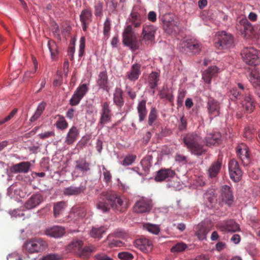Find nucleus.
Segmentation results:
<instances>
[{
  "label": "nucleus",
  "instance_id": "6",
  "mask_svg": "<svg viewBox=\"0 0 260 260\" xmlns=\"http://www.w3.org/2000/svg\"><path fill=\"white\" fill-rule=\"evenodd\" d=\"M47 247V242L40 238L30 239L27 241L24 244L25 250L28 252L31 253L41 252Z\"/></svg>",
  "mask_w": 260,
  "mask_h": 260
},
{
  "label": "nucleus",
  "instance_id": "46",
  "mask_svg": "<svg viewBox=\"0 0 260 260\" xmlns=\"http://www.w3.org/2000/svg\"><path fill=\"white\" fill-rule=\"evenodd\" d=\"M152 159V156L151 155H147L142 159L141 164L143 170L145 172H147L149 170L150 168L151 167Z\"/></svg>",
  "mask_w": 260,
  "mask_h": 260
},
{
  "label": "nucleus",
  "instance_id": "43",
  "mask_svg": "<svg viewBox=\"0 0 260 260\" xmlns=\"http://www.w3.org/2000/svg\"><path fill=\"white\" fill-rule=\"evenodd\" d=\"M106 228L104 226L100 227H92L90 232V235L91 237L100 239L102 237V235L105 233Z\"/></svg>",
  "mask_w": 260,
  "mask_h": 260
},
{
  "label": "nucleus",
  "instance_id": "30",
  "mask_svg": "<svg viewBox=\"0 0 260 260\" xmlns=\"http://www.w3.org/2000/svg\"><path fill=\"white\" fill-rule=\"evenodd\" d=\"M95 250L96 247L92 245L84 247H82L76 255L82 259H87L90 257L92 253L95 251Z\"/></svg>",
  "mask_w": 260,
  "mask_h": 260
},
{
  "label": "nucleus",
  "instance_id": "57",
  "mask_svg": "<svg viewBox=\"0 0 260 260\" xmlns=\"http://www.w3.org/2000/svg\"><path fill=\"white\" fill-rule=\"evenodd\" d=\"M85 37H81L80 39L79 51V56L82 57L85 52Z\"/></svg>",
  "mask_w": 260,
  "mask_h": 260
},
{
  "label": "nucleus",
  "instance_id": "33",
  "mask_svg": "<svg viewBox=\"0 0 260 260\" xmlns=\"http://www.w3.org/2000/svg\"><path fill=\"white\" fill-rule=\"evenodd\" d=\"M79 131L76 127L73 126L69 131L66 138L65 142L68 145L72 144L77 139Z\"/></svg>",
  "mask_w": 260,
  "mask_h": 260
},
{
  "label": "nucleus",
  "instance_id": "51",
  "mask_svg": "<svg viewBox=\"0 0 260 260\" xmlns=\"http://www.w3.org/2000/svg\"><path fill=\"white\" fill-rule=\"evenodd\" d=\"M88 90V88L86 84H83L80 85L75 91V93H76L77 95L80 96L81 98H83L84 96L86 94L87 91Z\"/></svg>",
  "mask_w": 260,
  "mask_h": 260
},
{
  "label": "nucleus",
  "instance_id": "24",
  "mask_svg": "<svg viewBox=\"0 0 260 260\" xmlns=\"http://www.w3.org/2000/svg\"><path fill=\"white\" fill-rule=\"evenodd\" d=\"M31 166V164L29 161H22L19 164H15L10 169V171L13 173H27Z\"/></svg>",
  "mask_w": 260,
  "mask_h": 260
},
{
  "label": "nucleus",
  "instance_id": "13",
  "mask_svg": "<svg viewBox=\"0 0 260 260\" xmlns=\"http://www.w3.org/2000/svg\"><path fill=\"white\" fill-rule=\"evenodd\" d=\"M240 30L246 39H249L255 34V30L247 19H241L240 22Z\"/></svg>",
  "mask_w": 260,
  "mask_h": 260
},
{
  "label": "nucleus",
  "instance_id": "59",
  "mask_svg": "<svg viewBox=\"0 0 260 260\" xmlns=\"http://www.w3.org/2000/svg\"><path fill=\"white\" fill-rule=\"evenodd\" d=\"M103 175H104V179L105 182L108 184L110 182H111L112 179V175L108 170H107L105 167H103Z\"/></svg>",
  "mask_w": 260,
  "mask_h": 260
},
{
  "label": "nucleus",
  "instance_id": "32",
  "mask_svg": "<svg viewBox=\"0 0 260 260\" xmlns=\"http://www.w3.org/2000/svg\"><path fill=\"white\" fill-rule=\"evenodd\" d=\"M174 171L170 169H162L158 171L155 177L157 181H161L169 178H172L175 175Z\"/></svg>",
  "mask_w": 260,
  "mask_h": 260
},
{
  "label": "nucleus",
  "instance_id": "12",
  "mask_svg": "<svg viewBox=\"0 0 260 260\" xmlns=\"http://www.w3.org/2000/svg\"><path fill=\"white\" fill-rule=\"evenodd\" d=\"M229 170L231 178L235 182H238L242 177V172L235 159H232L229 162Z\"/></svg>",
  "mask_w": 260,
  "mask_h": 260
},
{
  "label": "nucleus",
  "instance_id": "7",
  "mask_svg": "<svg viewBox=\"0 0 260 260\" xmlns=\"http://www.w3.org/2000/svg\"><path fill=\"white\" fill-rule=\"evenodd\" d=\"M201 43L194 40H183L180 43L181 51L188 54L199 53L201 51Z\"/></svg>",
  "mask_w": 260,
  "mask_h": 260
},
{
  "label": "nucleus",
  "instance_id": "20",
  "mask_svg": "<svg viewBox=\"0 0 260 260\" xmlns=\"http://www.w3.org/2000/svg\"><path fill=\"white\" fill-rule=\"evenodd\" d=\"M207 107L211 119L219 115L220 107L219 103L217 101L212 98L209 99Z\"/></svg>",
  "mask_w": 260,
  "mask_h": 260
},
{
  "label": "nucleus",
  "instance_id": "31",
  "mask_svg": "<svg viewBox=\"0 0 260 260\" xmlns=\"http://www.w3.org/2000/svg\"><path fill=\"white\" fill-rule=\"evenodd\" d=\"M204 141L208 146L218 145L220 143V135L218 133L208 134Z\"/></svg>",
  "mask_w": 260,
  "mask_h": 260
},
{
  "label": "nucleus",
  "instance_id": "1",
  "mask_svg": "<svg viewBox=\"0 0 260 260\" xmlns=\"http://www.w3.org/2000/svg\"><path fill=\"white\" fill-rule=\"evenodd\" d=\"M143 15L139 12L137 8H133L127 20V23L128 24L122 34L123 44L129 47L132 50H136L139 48V43L133 31V27H140L143 21Z\"/></svg>",
  "mask_w": 260,
  "mask_h": 260
},
{
  "label": "nucleus",
  "instance_id": "3",
  "mask_svg": "<svg viewBox=\"0 0 260 260\" xmlns=\"http://www.w3.org/2000/svg\"><path fill=\"white\" fill-rule=\"evenodd\" d=\"M202 142V137L193 132L186 134L183 138L185 145L192 154L196 155H201L206 152Z\"/></svg>",
  "mask_w": 260,
  "mask_h": 260
},
{
  "label": "nucleus",
  "instance_id": "63",
  "mask_svg": "<svg viewBox=\"0 0 260 260\" xmlns=\"http://www.w3.org/2000/svg\"><path fill=\"white\" fill-rule=\"evenodd\" d=\"M55 135L53 131H48L41 133L38 135L39 137L41 139H45Z\"/></svg>",
  "mask_w": 260,
  "mask_h": 260
},
{
  "label": "nucleus",
  "instance_id": "50",
  "mask_svg": "<svg viewBox=\"0 0 260 260\" xmlns=\"http://www.w3.org/2000/svg\"><path fill=\"white\" fill-rule=\"evenodd\" d=\"M157 118V112L155 108H152L148 115V123L149 126H152L154 121Z\"/></svg>",
  "mask_w": 260,
  "mask_h": 260
},
{
  "label": "nucleus",
  "instance_id": "19",
  "mask_svg": "<svg viewBox=\"0 0 260 260\" xmlns=\"http://www.w3.org/2000/svg\"><path fill=\"white\" fill-rule=\"evenodd\" d=\"M92 20V14L91 11L88 9H83L80 15V20L82 24V29L86 31L87 27Z\"/></svg>",
  "mask_w": 260,
  "mask_h": 260
},
{
  "label": "nucleus",
  "instance_id": "45",
  "mask_svg": "<svg viewBox=\"0 0 260 260\" xmlns=\"http://www.w3.org/2000/svg\"><path fill=\"white\" fill-rule=\"evenodd\" d=\"M47 45L51 53V58L53 59H55L58 54V47L56 43L54 41L49 40Z\"/></svg>",
  "mask_w": 260,
  "mask_h": 260
},
{
  "label": "nucleus",
  "instance_id": "5",
  "mask_svg": "<svg viewBox=\"0 0 260 260\" xmlns=\"http://www.w3.org/2000/svg\"><path fill=\"white\" fill-rule=\"evenodd\" d=\"M241 55L244 61L248 64L255 66L260 64V51L253 47L245 48Z\"/></svg>",
  "mask_w": 260,
  "mask_h": 260
},
{
  "label": "nucleus",
  "instance_id": "29",
  "mask_svg": "<svg viewBox=\"0 0 260 260\" xmlns=\"http://www.w3.org/2000/svg\"><path fill=\"white\" fill-rule=\"evenodd\" d=\"M137 110L139 116V121L141 122L145 119L148 113L146 108V101L142 100L139 102L137 106Z\"/></svg>",
  "mask_w": 260,
  "mask_h": 260
},
{
  "label": "nucleus",
  "instance_id": "18",
  "mask_svg": "<svg viewBox=\"0 0 260 260\" xmlns=\"http://www.w3.org/2000/svg\"><path fill=\"white\" fill-rule=\"evenodd\" d=\"M156 27L153 25H144L143 26L141 37L143 40L152 42L155 38L156 33Z\"/></svg>",
  "mask_w": 260,
  "mask_h": 260
},
{
  "label": "nucleus",
  "instance_id": "49",
  "mask_svg": "<svg viewBox=\"0 0 260 260\" xmlns=\"http://www.w3.org/2000/svg\"><path fill=\"white\" fill-rule=\"evenodd\" d=\"M65 203L64 202H60L57 203L53 207L54 215L55 217H58L61 214L64 209Z\"/></svg>",
  "mask_w": 260,
  "mask_h": 260
},
{
  "label": "nucleus",
  "instance_id": "55",
  "mask_svg": "<svg viewBox=\"0 0 260 260\" xmlns=\"http://www.w3.org/2000/svg\"><path fill=\"white\" fill-rule=\"evenodd\" d=\"M118 257L121 260H132L134 258L133 255L126 251L119 252Z\"/></svg>",
  "mask_w": 260,
  "mask_h": 260
},
{
  "label": "nucleus",
  "instance_id": "47",
  "mask_svg": "<svg viewBox=\"0 0 260 260\" xmlns=\"http://www.w3.org/2000/svg\"><path fill=\"white\" fill-rule=\"evenodd\" d=\"M56 116L58 117L56 123L57 128L61 130L66 129L68 126V123L64 117L60 115H57Z\"/></svg>",
  "mask_w": 260,
  "mask_h": 260
},
{
  "label": "nucleus",
  "instance_id": "22",
  "mask_svg": "<svg viewBox=\"0 0 260 260\" xmlns=\"http://www.w3.org/2000/svg\"><path fill=\"white\" fill-rule=\"evenodd\" d=\"M90 170V164L85 158H80L75 161V170L73 174H75L78 171L82 175H85Z\"/></svg>",
  "mask_w": 260,
  "mask_h": 260
},
{
  "label": "nucleus",
  "instance_id": "61",
  "mask_svg": "<svg viewBox=\"0 0 260 260\" xmlns=\"http://www.w3.org/2000/svg\"><path fill=\"white\" fill-rule=\"evenodd\" d=\"M185 96V92L184 91H180L178 95L177 101L178 107H181L182 106Z\"/></svg>",
  "mask_w": 260,
  "mask_h": 260
},
{
  "label": "nucleus",
  "instance_id": "15",
  "mask_svg": "<svg viewBox=\"0 0 260 260\" xmlns=\"http://www.w3.org/2000/svg\"><path fill=\"white\" fill-rule=\"evenodd\" d=\"M134 244L136 247L145 253L149 252L153 249L152 242L145 237H141L136 240Z\"/></svg>",
  "mask_w": 260,
  "mask_h": 260
},
{
  "label": "nucleus",
  "instance_id": "8",
  "mask_svg": "<svg viewBox=\"0 0 260 260\" xmlns=\"http://www.w3.org/2000/svg\"><path fill=\"white\" fill-rule=\"evenodd\" d=\"M153 206L151 199L142 197L135 203L134 207V211L137 213H144L150 212Z\"/></svg>",
  "mask_w": 260,
  "mask_h": 260
},
{
  "label": "nucleus",
  "instance_id": "38",
  "mask_svg": "<svg viewBox=\"0 0 260 260\" xmlns=\"http://www.w3.org/2000/svg\"><path fill=\"white\" fill-rule=\"evenodd\" d=\"M83 246V242L80 240H73L68 245V249L76 255L79 252V250Z\"/></svg>",
  "mask_w": 260,
  "mask_h": 260
},
{
  "label": "nucleus",
  "instance_id": "23",
  "mask_svg": "<svg viewBox=\"0 0 260 260\" xmlns=\"http://www.w3.org/2000/svg\"><path fill=\"white\" fill-rule=\"evenodd\" d=\"M43 201V196L39 193L33 194L24 204L27 209H31L40 204Z\"/></svg>",
  "mask_w": 260,
  "mask_h": 260
},
{
  "label": "nucleus",
  "instance_id": "60",
  "mask_svg": "<svg viewBox=\"0 0 260 260\" xmlns=\"http://www.w3.org/2000/svg\"><path fill=\"white\" fill-rule=\"evenodd\" d=\"M187 120L185 118L184 116L183 115L180 120V122L178 124V128L180 131H182L185 130L187 127Z\"/></svg>",
  "mask_w": 260,
  "mask_h": 260
},
{
  "label": "nucleus",
  "instance_id": "36",
  "mask_svg": "<svg viewBox=\"0 0 260 260\" xmlns=\"http://www.w3.org/2000/svg\"><path fill=\"white\" fill-rule=\"evenodd\" d=\"M98 84L100 88H103L107 91H109V88L108 86V76L106 71L100 73L98 80Z\"/></svg>",
  "mask_w": 260,
  "mask_h": 260
},
{
  "label": "nucleus",
  "instance_id": "2",
  "mask_svg": "<svg viewBox=\"0 0 260 260\" xmlns=\"http://www.w3.org/2000/svg\"><path fill=\"white\" fill-rule=\"evenodd\" d=\"M129 206L128 200L123 196H118L113 192H108L104 198H100L96 204L98 209L103 212H108L111 208L116 212L123 213Z\"/></svg>",
  "mask_w": 260,
  "mask_h": 260
},
{
  "label": "nucleus",
  "instance_id": "37",
  "mask_svg": "<svg viewBox=\"0 0 260 260\" xmlns=\"http://www.w3.org/2000/svg\"><path fill=\"white\" fill-rule=\"evenodd\" d=\"M85 190L83 186L75 187L71 186L65 188L63 190V194L65 196H77L83 192Z\"/></svg>",
  "mask_w": 260,
  "mask_h": 260
},
{
  "label": "nucleus",
  "instance_id": "34",
  "mask_svg": "<svg viewBox=\"0 0 260 260\" xmlns=\"http://www.w3.org/2000/svg\"><path fill=\"white\" fill-rule=\"evenodd\" d=\"M159 74L156 72H152L149 76V86L150 88L152 89V94L153 95L155 93L154 89L157 87L158 82L159 80Z\"/></svg>",
  "mask_w": 260,
  "mask_h": 260
},
{
  "label": "nucleus",
  "instance_id": "35",
  "mask_svg": "<svg viewBox=\"0 0 260 260\" xmlns=\"http://www.w3.org/2000/svg\"><path fill=\"white\" fill-rule=\"evenodd\" d=\"M217 73V68L216 66L209 67L203 73V79L207 83H210L212 78Z\"/></svg>",
  "mask_w": 260,
  "mask_h": 260
},
{
  "label": "nucleus",
  "instance_id": "53",
  "mask_svg": "<svg viewBox=\"0 0 260 260\" xmlns=\"http://www.w3.org/2000/svg\"><path fill=\"white\" fill-rule=\"evenodd\" d=\"M187 248V245L183 243H178L173 246L171 249V251L173 253L180 252L185 250Z\"/></svg>",
  "mask_w": 260,
  "mask_h": 260
},
{
  "label": "nucleus",
  "instance_id": "9",
  "mask_svg": "<svg viewBox=\"0 0 260 260\" xmlns=\"http://www.w3.org/2000/svg\"><path fill=\"white\" fill-rule=\"evenodd\" d=\"M163 28L165 31L169 34L176 35L180 30L179 23L173 19L165 17L163 20Z\"/></svg>",
  "mask_w": 260,
  "mask_h": 260
},
{
  "label": "nucleus",
  "instance_id": "42",
  "mask_svg": "<svg viewBox=\"0 0 260 260\" xmlns=\"http://www.w3.org/2000/svg\"><path fill=\"white\" fill-rule=\"evenodd\" d=\"M86 214V210L83 207H75L73 208L72 212L70 214L71 217L76 218H84Z\"/></svg>",
  "mask_w": 260,
  "mask_h": 260
},
{
  "label": "nucleus",
  "instance_id": "10",
  "mask_svg": "<svg viewBox=\"0 0 260 260\" xmlns=\"http://www.w3.org/2000/svg\"><path fill=\"white\" fill-rule=\"evenodd\" d=\"M246 93L240 101L243 110L246 113H251L255 108V104L253 96L249 90L245 91Z\"/></svg>",
  "mask_w": 260,
  "mask_h": 260
},
{
  "label": "nucleus",
  "instance_id": "52",
  "mask_svg": "<svg viewBox=\"0 0 260 260\" xmlns=\"http://www.w3.org/2000/svg\"><path fill=\"white\" fill-rule=\"evenodd\" d=\"M136 155L135 154H128L125 156L122 164L124 166H128L132 165L136 160Z\"/></svg>",
  "mask_w": 260,
  "mask_h": 260
},
{
  "label": "nucleus",
  "instance_id": "39",
  "mask_svg": "<svg viewBox=\"0 0 260 260\" xmlns=\"http://www.w3.org/2000/svg\"><path fill=\"white\" fill-rule=\"evenodd\" d=\"M209 232V229L202 224H199L195 228L196 235L200 240L206 239V236Z\"/></svg>",
  "mask_w": 260,
  "mask_h": 260
},
{
  "label": "nucleus",
  "instance_id": "4",
  "mask_svg": "<svg viewBox=\"0 0 260 260\" xmlns=\"http://www.w3.org/2000/svg\"><path fill=\"white\" fill-rule=\"evenodd\" d=\"M233 35L225 31H218L215 37V45L218 49H229L234 46Z\"/></svg>",
  "mask_w": 260,
  "mask_h": 260
},
{
  "label": "nucleus",
  "instance_id": "54",
  "mask_svg": "<svg viewBox=\"0 0 260 260\" xmlns=\"http://www.w3.org/2000/svg\"><path fill=\"white\" fill-rule=\"evenodd\" d=\"M111 29V21L109 18H107L104 24L103 33L105 37L108 38Z\"/></svg>",
  "mask_w": 260,
  "mask_h": 260
},
{
  "label": "nucleus",
  "instance_id": "14",
  "mask_svg": "<svg viewBox=\"0 0 260 260\" xmlns=\"http://www.w3.org/2000/svg\"><path fill=\"white\" fill-rule=\"evenodd\" d=\"M236 152L244 165L247 166L250 162V154L248 148L245 144H239L236 148Z\"/></svg>",
  "mask_w": 260,
  "mask_h": 260
},
{
  "label": "nucleus",
  "instance_id": "26",
  "mask_svg": "<svg viewBox=\"0 0 260 260\" xmlns=\"http://www.w3.org/2000/svg\"><path fill=\"white\" fill-rule=\"evenodd\" d=\"M219 229L221 231L227 232H236L240 230L238 224L233 220L226 221L225 223L219 225Z\"/></svg>",
  "mask_w": 260,
  "mask_h": 260
},
{
  "label": "nucleus",
  "instance_id": "44",
  "mask_svg": "<svg viewBox=\"0 0 260 260\" xmlns=\"http://www.w3.org/2000/svg\"><path fill=\"white\" fill-rule=\"evenodd\" d=\"M105 244L108 245L110 248H114L115 247H120L122 245V242L117 239H113V237L109 236L106 240L104 241Z\"/></svg>",
  "mask_w": 260,
  "mask_h": 260
},
{
  "label": "nucleus",
  "instance_id": "21",
  "mask_svg": "<svg viewBox=\"0 0 260 260\" xmlns=\"http://www.w3.org/2000/svg\"><path fill=\"white\" fill-rule=\"evenodd\" d=\"M44 233L48 237L58 238L64 234L65 229L61 226L54 225L47 228Z\"/></svg>",
  "mask_w": 260,
  "mask_h": 260
},
{
  "label": "nucleus",
  "instance_id": "25",
  "mask_svg": "<svg viewBox=\"0 0 260 260\" xmlns=\"http://www.w3.org/2000/svg\"><path fill=\"white\" fill-rule=\"evenodd\" d=\"M222 165V159L220 158L213 162L208 170V175L210 178H215L219 173Z\"/></svg>",
  "mask_w": 260,
  "mask_h": 260
},
{
  "label": "nucleus",
  "instance_id": "41",
  "mask_svg": "<svg viewBox=\"0 0 260 260\" xmlns=\"http://www.w3.org/2000/svg\"><path fill=\"white\" fill-rule=\"evenodd\" d=\"M113 101L115 105L119 107H121L123 105V92L120 88H116L115 89Z\"/></svg>",
  "mask_w": 260,
  "mask_h": 260
},
{
  "label": "nucleus",
  "instance_id": "40",
  "mask_svg": "<svg viewBox=\"0 0 260 260\" xmlns=\"http://www.w3.org/2000/svg\"><path fill=\"white\" fill-rule=\"evenodd\" d=\"M46 106V103L45 102L42 101L41 103H40L39 104L36 112H35L34 115L30 117L29 121L31 122H33L37 121L40 117L43 112L45 110Z\"/></svg>",
  "mask_w": 260,
  "mask_h": 260
},
{
  "label": "nucleus",
  "instance_id": "64",
  "mask_svg": "<svg viewBox=\"0 0 260 260\" xmlns=\"http://www.w3.org/2000/svg\"><path fill=\"white\" fill-rule=\"evenodd\" d=\"M60 256L55 254H49L42 257V260H59Z\"/></svg>",
  "mask_w": 260,
  "mask_h": 260
},
{
  "label": "nucleus",
  "instance_id": "27",
  "mask_svg": "<svg viewBox=\"0 0 260 260\" xmlns=\"http://www.w3.org/2000/svg\"><path fill=\"white\" fill-rule=\"evenodd\" d=\"M141 64L139 63H135L132 65L131 70L127 72L126 77L131 81H135L137 80L141 73L140 70Z\"/></svg>",
  "mask_w": 260,
  "mask_h": 260
},
{
  "label": "nucleus",
  "instance_id": "62",
  "mask_svg": "<svg viewBox=\"0 0 260 260\" xmlns=\"http://www.w3.org/2000/svg\"><path fill=\"white\" fill-rule=\"evenodd\" d=\"M94 258L95 260H113L112 258L103 253L95 254Z\"/></svg>",
  "mask_w": 260,
  "mask_h": 260
},
{
  "label": "nucleus",
  "instance_id": "56",
  "mask_svg": "<svg viewBox=\"0 0 260 260\" xmlns=\"http://www.w3.org/2000/svg\"><path fill=\"white\" fill-rule=\"evenodd\" d=\"M103 3L100 2L95 3L94 6V14L96 16L101 17L103 15Z\"/></svg>",
  "mask_w": 260,
  "mask_h": 260
},
{
  "label": "nucleus",
  "instance_id": "17",
  "mask_svg": "<svg viewBox=\"0 0 260 260\" xmlns=\"http://www.w3.org/2000/svg\"><path fill=\"white\" fill-rule=\"evenodd\" d=\"M220 197L223 202L228 206H231L234 202V198L230 187L223 185L221 188Z\"/></svg>",
  "mask_w": 260,
  "mask_h": 260
},
{
  "label": "nucleus",
  "instance_id": "48",
  "mask_svg": "<svg viewBox=\"0 0 260 260\" xmlns=\"http://www.w3.org/2000/svg\"><path fill=\"white\" fill-rule=\"evenodd\" d=\"M143 228L149 232L155 235H158L160 232L159 226L155 224H152L149 223H145L143 224Z\"/></svg>",
  "mask_w": 260,
  "mask_h": 260
},
{
  "label": "nucleus",
  "instance_id": "58",
  "mask_svg": "<svg viewBox=\"0 0 260 260\" xmlns=\"http://www.w3.org/2000/svg\"><path fill=\"white\" fill-rule=\"evenodd\" d=\"M82 99V98L74 92L70 100V104L72 106L77 105L80 103Z\"/></svg>",
  "mask_w": 260,
  "mask_h": 260
},
{
  "label": "nucleus",
  "instance_id": "28",
  "mask_svg": "<svg viewBox=\"0 0 260 260\" xmlns=\"http://www.w3.org/2000/svg\"><path fill=\"white\" fill-rule=\"evenodd\" d=\"M247 78L253 87L260 86V73L257 69L251 70L247 75Z\"/></svg>",
  "mask_w": 260,
  "mask_h": 260
},
{
  "label": "nucleus",
  "instance_id": "11",
  "mask_svg": "<svg viewBox=\"0 0 260 260\" xmlns=\"http://www.w3.org/2000/svg\"><path fill=\"white\" fill-rule=\"evenodd\" d=\"M238 87L239 89L234 88L228 91L226 93V94L230 99L234 102H236L238 100H240L241 101L242 98L245 94V91H249V89L245 88L241 83H238Z\"/></svg>",
  "mask_w": 260,
  "mask_h": 260
},
{
  "label": "nucleus",
  "instance_id": "16",
  "mask_svg": "<svg viewBox=\"0 0 260 260\" xmlns=\"http://www.w3.org/2000/svg\"><path fill=\"white\" fill-rule=\"evenodd\" d=\"M111 117L112 113L109 107V104L108 102H105L102 105L101 116L99 121L101 127H103L105 124L110 122Z\"/></svg>",
  "mask_w": 260,
  "mask_h": 260
}]
</instances>
